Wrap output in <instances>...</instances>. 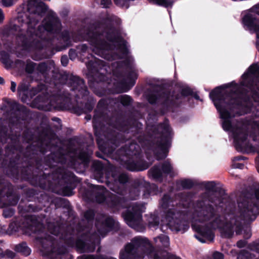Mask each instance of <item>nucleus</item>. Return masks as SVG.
I'll list each match as a JSON object with an SVG mask.
<instances>
[{
    "label": "nucleus",
    "instance_id": "1",
    "mask_svg": "<svg viewBox=\"0 0 259 259\" xmlns=\"http://www.w3.org/2000/svg\"><path fill=\"white\" fill-rule=\"evenodd\" d=\"M37 143L28 145L24 153L27 160L26 166L21 170L22 178L32 185L45 188L52 179L55 183L61 187L63 195L70 196L73 190L79 182L73 172L58 167L55 171L47 170L56 166V164H65L67 162L64 148L53 144L52 141L58 139L54 131L47 125L42 127L39 134Z\"/></svg>",
    "mask_w": 259,
    "mask_h": 259
},
{
    "label": "nucleus",
    "instance_id": "2",
    "mask_svg": "<svg viewBox=\"0 0 259 259\" xmlns=\"http://www.w3.org/2000/svg\"><path fill=\"white\" fill-rule=\"evenodd\" d=\"M65 83L55 87L51 94H39L32 104L39 109L51 111L52 109H71L77 115L92 111L96 100L90 96L84 80L77 76L71 75Z\"/></svg>",
    "mask_w": 259,
    "mask_h": 259
},
{
    "label": "nucleus",
    "instance_id": "3",
    "mask_svg": "<svg viewBox=\"0 0 259 259\" xmlns=\"http://www.w3.org/2000/svg\"><path fill=\"white\" fill-rule=\"evenodd\" d=\"M226 88L224 85L215 87L209 93V98L223 120L222 128L225 131H232L236 150L243 152L252 147L247 140L248 128L243 126H233L231 121V119L235 117L233 112L241 107L242 103L238 98L233 97L235 92L231 91L223 93L222 90Z\"/></svg>",
    "mask_w": 259,
    "mask_h": 259
},
{
    "label": "nucleus",
    "instance_id": "4",
    "mask_svg": "<svg viewBox=\"0 0 259 259\" xmlns=\"http://www.w3.org/2000/svg\"><path fill=\"white\" fill-rule=\"evenodd\" d=\"M151 129L154 135L160 134L159 137L153 140H150V134L143 132V125L138 120L126 121L124 128L127 133L137 137L138 142L142 146L148 145L157 160L164 159L168 155L173 135L168 119L165 118L157 126H152Z\"/></svg>",
    "mask_w": 259,
    "mask_h": 259
},
{
    "label": "nucleus",
    "instance_id": "5",
    "mask_svg": "<svg viewBox=\"0 0 259 259\" xmlns=\"http://www.w3.org/2000/svg\"><path fill=\"white\" fill-rule=\"evenodd\" d=\"M108 101L100 99L94 110L93 127L99 149L103 153H112L122 140L121 134L114 130L106 127L103 120L107 116Z\"/></svg>",
    "mask_w": 259,
    "mask_h": 259
},
{
    "label": "nucleus",
    "instance_id": "6",
    "mask_svg": "<svg viewBox=\"0 0 259 259\" xmlns=\"http://www.w3.org/2000/svg\"><path fill=\"white\" fill-rule=\"evenodd\" d=\"M37 73L40 74L45 83L39 82L37 86L33 87L30 90L26 85H20L17 89V93L23 91L21 101L24 103L30 101L38 93L40 94H51L53 92L50 88L54 90L55 87L59 86L60 83H65L67 80L68 76L66 73H61L55 70V63L53 60L39 63L36 67Z\"/></svg>",
    "mask_w": 259,
    "mask_h": 259
},
{
    "label": "nucleus",
    "instance_id": "7",
    "mask_svg": "<svg viewBox=\"0 0 259 259\" xmlns=\"http://www.w3.org/2000/svg\"><path fill=\"white\" fill-rule=\"evenodd\" d=\"M48 228L50 233L58 236L61 240L70 246L75 245L77 251L80 252H93L95 251L98 238L95 239V235L90 231L81 234L75 241L73 235L74 232L71 227L65 228L61 224L50 223Z\"/></svg>",
    "mask_w": 259,
    "mask_h": 259
},
{
    "label": "nucleus",
    "instance_id": "8",
    "mask_svg": "<svg viewBox=\"0 0 259 259\" xmlns=\"http://www.w3.org/2000/svg\"><path fill=\"white\" fill-rule=\"evenodd\" d=\"M106 204L108 207L117 210L127 208L122 213V216L128 226L138 229L142 220V205L136 203L128 206L127 198L114 194H110L107 196Z\"/></svg>",
    "mask_w": 259,
    "mask_h": 259
},
{
    "label": "nucleus",
    "instance_id": "9",
    "mask_svg": "<svg viewBox=\"0 0 259 259\" xmlns=\"http://www.w3.org/2000/svg\"><path fill=\"white\" fill-rule=\"evenodd\" d=\"M116 154L120 164L131 171H143L151 165L143 158L140 145L134 142L121 147L117 150Z\"/></svg>",
    "mask_w": 259,
    "mask_h": 259
},
{
    "label": "nucleus",
    "instance_id": "10",
    "mask_svg": "<svg viewBox=\"0 0 259 259\" xmlns=\"http://www.w3.org/2000/svg\"><path fill=\"white\" fill-rule=\"evenodd\" d=\"M147 238L135 237L131 242L126 243L119 252V259H143L145 255H153V259H164L155 252L152 247L149 246Z\"/></svg>",
    "mask_w": 259,
    "mask_h": 259
},
{
    "label": "nucleus",
    "instance_id": "11",
    "mask_svg": "<svg viewBox=\"0 0 259 259\" xmlns=\"http://www.w3.org/2000/svg\"><path fill=\"white\" fill-rule=\"evenodd\" d=\"M224 222L220 215L216 217L209 224L211 228L213 229H219L221 236L225 238H231L234 234V227L236 226L239 230H241L243 223L251 222L250 220H246L242 215V211L239 209V214L236 213V210L233 212L224 211Z\"/></svg>",
    "mask_w": 259,
    "mask_h": 259
},
{
    "label": "nucleus",
    "instance_id": "12",
    "mask_svg": "<svg viewBox=\"0 0 259 259\" xmlns=\"http://www.w3.org/2000/svg\"><path fill=\"white\" fill-rule=\"evenodd\" d=\"M27 10L29 13H17V28L26 26L27 29H35L39 20L44 17L48 10V6L40 0H29L27 5Z\"/></svg>",
    "mask_w": 259,
    "mask_h": 259
},
{
    "label": "nucleus",
    "instance_id": "13",
    "mask_svg": "<svg viewBox=\"0 0 259 259\" xmlns=\"http://www.w3.org/2000/svg\"><path fill=\"white\" fill-rule=\"evenodd\" d=\"M147 100L151 105H156L160 100H162L160 108V113L164 115L168 112H173L180 106L179 100L180 95L173 91H165L158 93L157 91H150L147 95Z\"/></svg>",
    "mask_w": 259,
    "mask_h": 259
},
{
    "label": "nucleus",
    "instance_id": "14",
    "mask_svg": "<svg viewBox=\"0 0 259 259\" xmlns=\"http://www.w3.org/2000/svg\"><path fill=\"white\" fill-rule=\"evenodd\" d=\"M87 67L91 74L92 79L89 80L90 88L93 87L95 83L106 82L108 77L105 75V62L100 59L94 58L86 63Z\"/></svg>",
    "mask_w": 259,
    "mask_h": 259
},
{
    "label": "nucleus",
    "instance_id": "15",
    "mask_svg": "<svg viewBox=\"0 0 259 259\" xmlns=\"http://www.w3.org/2000/svg\"><path fill=\"white\" fill-rule=\"evenodd\" d=\"M213 193H217L219 196H210L209 201L213 203L216 207L221 208V211L233 212L234 210H236L235 202L228 196L225 189L215 186Z\"/></svg>",
    "mask_w": 259,
    "mask_h": 259
},
{
    "label": "nucleus",
    "instance_id": "16",
    "mask_svg": "<svg viewBox=\"0 0 259 259\" xmlns=\"http://www.w3.org/2000/svg\"><path fill=\"white\" fill-rule=\"evenodd\" d=\"M100 32L103 33L102 36H104L107 41L117 44V49L122 55H128L129 51L126 46L127 41L122 37L119 30L113 25H109Z\"/></svg>",
    "mask_w": 259,
    "mask_h": 259
},
{
    "label": "nucleus",
    "instance_id": "17",
    "mask_svg": "<svg viewBox=\"0 0 259 259\" xmlns=\"http://www.w3.org/2000/svg\"><path fill=\"white\" fill-rule=\"evenodd\" d=\"M255 201L244 200L239 204L242 215L246 220L253 221L259 214V188L254 190Z\"/></svg>",
    "mask_w": 259,
    "mask_h": 259
},
{
    "label": "nucleus",
    "instance_id": "18",
    "mask_svg": "<svg viewBox=\"0 0 259 259\" xmlns=\"http://www.w3.org/2000/svg\"><path fill=\"white\" fill-rule=\"evenodd\" d=\"M84 40L89 41L92 46L98 50L101 51H109L112 49V46L104 39L100 37L103 35L99 31L88 28L84 32H82Z\"/></svg>",
    "mask_w": 259,
    "mask_h": 259
},
{
    "label": "nucleus",
    "instance_id": "19",
    "mask_svg": "<svg viewBox=\"0 0 259 259\" xmlns=\"http://www.w3.org/2000/svg\"><path fill=\"white\" fill-rule=\"evenodd\" d=\"M37 239L47 255H51L54 253L64 254L67 252V249L65 247L57 246L58 240L51 235H47L44 238H37Z\"/></svg>",
    "mask_w": 259,
    "mask_h": 259
},
{
    "label": "nucleus",
    "instance_id": "20",
    "mask_svg": "<svg viewBox=\"0 0 259 259\" xmlns=\"http://www.w3.org/2000/svg\"><path fill=\"white\" fill-rule=\"evenodd\" d=\"M106 188L103 186L91 184L89 188L84 190L83 196L90 201H95L97 203H105L107 196H105Z\"/></svg>",
    "mask_w": 259,
    "mask_h": 259
},
{
    "label": "nucleus",
    "instance_id": "21",
    "mask_svg": "<svg viewBox=\"0 0 259 259\" xmlns=\"http://www.w3.org/2000/svg\"><path fill=\"white\" fill-rule=\"evenodd\" d=\"M42 27L48 32L52 34H59L62 29L61 21L57 16L50 15L48 16L43 26H39L37 31L40 30Z\"/></svg>",
    "mask_w": 259,
    "mask_h": 259
},
{
    "label": "nucleus",
    "instance_id": "22",
    "mask_svg": "<svg viewBox=\"0 0 259 259\" xmlns=\"http://www.w3.org/2000/svg\"><path fill=\"white\" fill-rule=\"evenodd\" d=\"M16 204V196L11 192H8L6 195L3 196L1 200L0 206L3 207L15 205ZM15 213V209L12 208H6L4 210V215L6 218H9L13 215Z\"/></svg>",
    "mask_w": 259,
    "mask_h": 259
},
{
    "label": "nucleus",
    "instance_id": "23",
    "mask_svg": "<svg viewBox=\"0 0 259 259\" xmlns=\"http://www.w3.org/2000/svg\"><path fill=\"white\" fill-rule=\"evenodd\" d=\"M135 184L141 189L144 198H148L150 195L157 194L158 191V186L154 184H150L144 180H136Z\"/></svg>",
    "mask_w": 259,
    "mask_h": 259
},
{
    "label": "nucleus",
    "instance_id": "24",
    "mask_svg": "<svg viewBox=\"0 0 259 259\" xmlns=\"http://www.w3.org/2000/svg\"><path fill=\"white\" fill-rule=\"evenodd\" d=\"M115 225V221L111 217H108L102 221L96 220L95 226L98 233L104 237L111 230H113Z\"/></svg>",
    "mask_w": 259,
    "mask_h": 259
},
{
    "label": "nucleus",
    "instance_id": "25",
    "mask_svg": "<svg viewBox=\"0 0 259 259\" xmlns=\"http://www.w3.org/2000/svg\"><path fill=\"white\" fill-rule=\"evenodd\" d=\"M243 80L241 82V85L248 88L251 93V101L252 100L255 102H258L259 93L254 89V80L253 78H249L248 73H244L242 75Z\"/></svg>",
    "mask_w": 259,
    "mask_h": 259
},
{
    "label": "nucleus",
    "instance_id": "26",
    "mask_svg": "<svg viewBox=\"0 0 259 259\" xmlns=\"http://www.w3.org/2000/svg\"><path fill=\"white\" fill-rule=\"evenodd\" d=\"M92 168L95 177L99 181L103 182L104 178L107 179L108 174L106 167L101 161H94L92 165Z\"/></svg>",
    "mask_w": 259,
    "mask_h": 259
},
{
    "label": "nucleus",
    "instance_id": "27",
    "mask_svg": "<svg viewBox=\"0 0 259 259\" xmlns=\"http://www.w3.org/2000/svg\"><path fill=\"white\" fill-rule=\"evenodd\" d=\"M112 177L114 181V187L110 189L117 193H121L122 191L118 188V185H123L128 181V176L124 173L117 175L115 171H112L111 174Z\"/></svg>",
    "mask_w": 259,
    "mask_h": 259
},
{
    "label": "nucleus",
    "instance_id": "28",
    "mask_svg": "<svg viewBox=\"0 0 259 259\" xmlns=\"http://www.w3.org/2000/svg\"><path fill=\"white\" fill-rule=\"evenodd\" d=\"M7 150L8 152L12 151V155L11 156L8 155L5 160V165L6 168L7 169L8 171H10L11 172L14 171L16 170V156L15 154L16 150L15 141L13 142V145L11 147H9Z\"/></svg>",
    "mask_w": 259,
    "mask_h": 259
},
{
    "label": "nucleus",
    "instance_id": "29",
    "mask_svg": "<svg viewBox=\"0 0 259 259\" xmlns=\"http://www.w3.org/2000/svg\"><path fill=\"white\" fill-rule=\"evenodd\" d=\"M209 226H210L209 225ZM211 227L208 226L200 227L197 230L198 233L201 236H196V238L202 243L205 242L204 238L209 241H213L214 238V234L211 229Z\"/></svg>",
    "mask_w": 259,
    "mask_h": 259
},
{
    "label": "nucleus",
    "instance_id": "30",
    "mask_svg": "<svg viewBox=\"0 0 259 259\" xmlns=\"http://www.w3.org/2000/svg\"><path fill=\"white\" fill-rule=\"evenodd\" d=\"M259 22V16L256 14L247 13L242 18V23L249 30H254Z\"/></svg>",
    "mask_w": 259,
    "mask_h": 259
},
{
    "label": "nucleus",
    "instance_id": "31",
    "mask_svg": "<svg viewBox=\"0 0 259 259\" xmlns=\"http://www.w3.org/2000/svg\"><path fill=\"white\" fill-rule=\"evenodd\" d=\"M20 120L25 123H28L31 120V114L26 107L17 103V125Z\"/></svg>",
    "mask_w": 259,
    "mask_h": 259
},
{
    "label": "nucleus",
    "instance_id": "32",
    "mask_svg": "<svg viewBox=\"0 0 259 259\" xmlns=\"http://www.w3.org/2000/svg\"><path fill=\"white\" fill-rule=\"evenodd\" d=\"M93 146L88 145L84 149H82L79 151L77 158L84 165H88L90 163L92 155L93 154Z\"/></svg>",
    "mask_w": 259,
    "mask_h": 259
},
{
    "label": "nucleus",
    "instance_id": "33",
    "mask_svg": "<svg viewBox=\"0 0 259 259\" xmlns=\"http://www.w3.org/2000/svg\"><path fill=\"white\" fill-rule=\"evenodd\" d=\"M223 85H224L225 87H226V89L230 87V85H229L228 84H224ZM225 89V88L222 90L223 93L226 92V91H225L223 92V90H224ZM248 90L249 89L248 88L246 89V88H243L240 89L238 91V97H236V98H238V100L241 102V103H242L241 107L243 106L242 102L246 104H252L251 97V96L250 95H249V90ZM232 90H230L229 92H230ZM232 91H233V90H232ZM234 92H235V94H234L233 95L236 94V91H234ZM233 97L234 98H235L234 97V95H233Z\"/></svg>",
    "mask_w": 259,
    "mask_h": 259
},
{
    "label": "nucleus",
    "instance_id": "34",
    "mask_svg": "<svg viewBox=\"0 0 259 259\" xmlns=\"http://www.w3.org/2000/svg\"><path fill=\"white\" fill-rule=\"evenodd\" d=\"M170 226L176 232H181L183 233L189 228V223L185 220L177 218L170 225Z\"/></svg>",
    "mask_w": 259,
    "mask_h": 259
},
{
    "label": "nucleus",
    "instance_id": "35",
    "mask_svg": "<svg viewBox=\"0 0 259 259\" xmlns=\"http://www.w3.org/2000/svg\"><path fill=\"white\" fill-rule=\"evenodd\" d=\"M26 221L27 225V228L29 230L34 233L37 231L39 222L37 219V218L35 215H26Z\"/></svg>",
    "mask_w": 259,
    "mask_h": 259
},
{
    "label": "nucleus",
    "instance_id": "36",
    "mask_svg": "<svg viewBox=\"0 0 259 259\" xmlns=\"http://www.w3.org/2000/svg\"><path fill=\"white\" fill-rule=\"evenodd\" d=\"M149 175L154 180L162 181V172L160 168V163L155 164L148 171Z\"/></svg>",
    "mask_w": 259,
    "mask_h": 259
},
{
    "label": "nucleus",
    "instance_id": "37",
    "mask_svg": "<svg viewBox=\"0 0 259 259\" xmlns=\"http://www.w3.org/2000/svg\"><path fill=\"white\" fill-rule=\"evenodd\" d=\"M61 39L63 41V48L65 49L72 46L71 34L68 30H64L61 33Z\"/></svg>",
    "mask_w": 259,
    "mask_h": 259
},
{
    "label": "nucleus",
    "instance_id": "38",
    "mask_svg": "<svg viewBox=\"0 0 259 259\" xmlns=\"http://www.w3.org/2000/svg\"><path fill=\"white\" fill-rule=\"evenodd\" d=\"M203 217V220L208 221L214 218L215 215V211L213 207L211 205H209L203 209L201 213Z\"/></svg>",
    "mask_w": 259,
    "mask_h": 259
},
{
    "label": "nucleus",
    "instance_id": "39",
    "mask_svg": "<svg viewBox=\"0 0 259 259\" xmlns=\"http://www.w3.org/2000/svg\"><path fill=\"white\" fill-rule=\"evenodd\" d=\"M138 78V75L137 73L134 71H131L128 72L127 75L126 79L128 80V82H127L126 80L125 79H123L121 82L120 84L122 85H126L127 84L130 85V87H133L135 83L136 80Z\"/></svg>",
    "mask_w": 259,
    "mask_h": 259
},
{
    "label": "nucleus",
    "instance_id": "40",
    "mask_svg": "<svg viewBox=\"0 0 259 259\" xmlns=\"http://www.w3.org/2000/svg\"><path fill=\"white\" fill-rule=\"evenodd\" d=\"M177 185H181L183 189H191L194 186H198V183L193 182L192 180L189 179H184L177 182Z\"/></svg>",
    "mask_w": 259,
    "mask_h": 259
},
{
    "label": "nucleus",
    "instance_id": "41",
    "mask_svg": "<svg viewBox=\"0 0 259 259\" xmlns=\"http://www.w3.org/2000/svg\"><path fill=\"white\" fill-rule=\"evenodd\" d=\"M178 196L181 200L183 203V205L186 207H189L192 201V195L190 192L180 193L178 194Z\"/></svg>",
    "mask_w": 259,
    "mask_h": 259
},
{
    "label": "nucleus",
    "instance_id": "42",
    "mask_svg": "<svg viewBox=\"0 0 259 259\" xmlns=\"http://www.w3.org/2000/svg\"><path fill=\"white\" fill-rule=\"evenodd\" d=\"M179 215V213L177 210L173 208L168 209L165 212V218L169 226L177 219V215Z\"/></svg>",
    "mask_w": 259,
    "mask_h": 259
},
{
    "label": "nucleus",
    "instance_id": "43",
    "mask_svg": "<svg viewBox=\"0 0 259 259\" xmlns=\"http://www.w3.org/2000/svg\"><path fill=\"white\" fill-rule=\"evenodd\" d=\"M0 58L7 69L11 68L14 66V63L11 60V57L9 54L2 52L0 54Z\"/></svg>",
    "mask_w": 259,
    "mask_h": 259
},
{
    "label": "nucleus",
    "instance_id": "44",
    "mask_svg": "<svg viewBox=\"0 0 259 259\" xmlns=\"http://www.w3.org/2000/svg\"><path fill=\"white\" fill-rule=\"evenodd\" d=\"M152 4L166 8L172 7L174 2L172 0H148Z\"/></svg>",
    "mask_w": 259,
    "mask_h": 259
},
{
    "label": "nucleus",
    "instance_id": "45",
    "mask_svg": "<svg viewBox=\"0 0 259 259\" xmlns=\"http://www.w3.org/2000/svg\"><path fill=\"white\" fill-rule=\"evenodd\" d=\"M134 185V187H131L129 190V197L131 200L137 199L141 192V189L135 184V182Z\"/></svg>",
    "mask_w": 259,
    "mask_h": 259
},
{
    "label": "nucleus",
    "instance_id": "46",
    "mask_svg": "<svg viewBox=\"0 0 259 259\" xmlns=\"http://www.w3.org/2000/svg\"><path fill=\"white\" fill-rule=\"evenodd\" d=\"M17 252H20L25 256H28L31 253V249L26 242H22L17 244Z\"/></svg>",
    "mask_w": 259,
    "mask_h": 259
},
{
    "label": "nucleus",
    "instance_id": "47",
    "mask_svg": "<svg viewBox=\"0 0 259 259\" xmlns=\"http://www.w3.org/2000/svg\"><path fill=\"white\" fill-rule=\"evenodd\" d=\"M117 100L119 102H120L123 106H128L132 104L133 99L131 97L127 95H120L118 98Z\"/></svg>",
    "mask_w": 259,
    "mask_h": 259
},
{
    "label": "nucleus",
    "instance_id": "48",
    "mask_svg": "<svg viewBox=\"0 0 259 259\" xmlns=\"http://www.w3.org/2000/svg\"><path fill=\"white\" fill-rule=\"evenodd\" d=\"M160 167L161 171L163 174L169 175L172 171L173 167L168 159L160 164Z\"/></svg>",
    "mask_w": 259,
    "mask_h": 259
},
{
    "label": "nucleus",
    "instance_id": "49",
    "mask_svg": "<svg viewBox=\"0 0 259 259\" xmlns=\"http://www.w3.org/2000/svg\"><path fill=\"white\" fill-rule=\"evenodd\" d=\"M216 184L214 181L202 182L198 183L199 187H204L206 191L213 192Z\"/></svg>",
    "mask_w": 259,
    "mask_h": 259
},
{
    "label": "nucleus",
    "instance_id": "50",
    "mask_svg": "<svg viewBox=\"0 0 259 259\" xmlns=\"http://www.w3.org/2000/svg\"><path fill=\"white\" fill-rule=\"evenodd\" d=\"M180 95V99L179 100V103H180V106L181 104V97H187L188 96H191V95L193 94L192 89L189 87H185L181 89L180 93H178Z\"/></svg>",
    "mask_w": 259,
    "mask_h": 259
},
{
    "label": "nucleus",
    "instance_id": "51",
    "mask_svg": "<svg viewBox=\"0 0 259 259\" xmlns=\"http://www.w3.org/2000/svg\"><path fill=\"white\" fill-rule=\"evenodd\" d=\"M95 217V211L93 209H89L87 210L83 214L84 219L88 222H92L94 221Z\"/></svg>",
    "mask_w": 259,
    "mask_h": 259
},
{
    "label": "nucleus",
    "instance_id": "52",
    "mask_svg": "<svg viewBox=\"0 0 259 259\" xmlns=\"http://www.w3.org/2000/svg\"><path fill=\"white\" fill-rule=\"evenodd\" d=\"M70 34L72 41L75 42L84 41V36L82 35V32L80 31L77 32L72 31Z\"/></svg>",
    "mask_w": 259,
    "mask_h": 259
},
{
    "label": "nucleus",
    "instance_id": "53",
    "mask_svg": "<svg viewBox=\"0 0 259 259\" xmlns=\"http://www.w3.org/2000/svg\"><path fill=\"white\" fill-rule=\"evenodd\" d=\"M78 259H116L113 257H107L102 255H83L78 257Z\"/></svg>",
    "mask_w": 259,
    "mask_h": 259
},
{
    "label": "nucleus",
    "instance_id": "54",
    "mask_svg": "<svg viewBox=\"0 0 259 259\" xmlns=\"http://www.w3.org/2000/svg\"><path fill=\"white\" fill-rule=\"evenodd\" d=\"M171 199L170 196L168 194H164L161 199L160 205L162 208L166 209L168 207L170 200Z\"/></svg>",
    "mask_w": 259,
    "mask_h": 259
},
{
    "label": "nucleus",
    "instance_id": "55",
    "mask_svg": "<svg viewBox=\"0 0 259 259\" xmlns=\"http://www.w3.org/2000/svg\"><path fill=\"white\" fill-rule=\"evenodd\" d=\"M67 149L69 152L72 154H76L77 148L75 147L74 141L72 139H70L68 141Z\"/></svg>",
    "mask_w": 259,
    "mask_h": 259
},
{
    "label": "nucleus",
    "instance_id": "56",
    "mask_svg": "<svg viewBox=\"0 0 259 259\" xmlns=\"http://www.w3.org/2000/svg\"><path fill=\"white\" fill-rule=\"evenodd\" d=\"M259 72V66L257 64H252L248 68V71L246 73H249V78H252L250 74L254 75Z\"/></svg>",
    "mask_w": 259,
    "mask_h": 259
},
{
    "label": "nucleus",
    "instance_id": "57",
    "mask_svg": "<svg viewBox=\"0 0 259 259\" xmlns=\"http://www.w3.org/2000/svg\"><path fill=\"white\" fill-rule=\"evenodd\" d=\"M36 63L30 61L29 62H27L25 69L26 72L28 74L32 73L35 68L36 67Z\"/></svg>",
    "mask_w": 259,
    "mask_h": 259
},
{
    "label": "nucleus",
    "instance_id": "58",
    "mask_svg": "<svg viewBox=\"0 0 259 259\" xmlns=\"http://www.w3.org/2000/svg\"><path fill=\"white\" fill-rule=\"evenodd\" d=\"M160 242L164 247H167L169 245V238L165 235H160L158 237Z\"/></svg>",
    "mask_w": 259,
    "mask_h": 259
},
{
    "label": "nucleus",
    "instance_id": "59",
    "mask_svg": "<svg viewBox=\"0 0 259 259\" xmlns=\"http://www.w3.org/2000/svg\"><path fill=\"white\" fill-rule=\"evenodd\" d=\"M250 255V253L248 251L242 250L239 253L237 256V259H249Z\"/></svg>",
    "mask_w": 259,
    "mask_h": 259
},
{
    "label": "nucleus",
    "instance_id": "60",
    "mask_svg": "<svg viewBox=\"0 0 259 259\" xmlns=\"http://www.w3.org/2000/svg\"><path fill=\"white\" fill-rule=\"evenodd\" d=\"M159 225V218L157 216L154 215L152 220L149 222L150 227L156 228Z\"/></svg>",
    "mask_w": 259,
    "mask_h": 259
},
{
    "label": "nucleus",
    "instance_id": "61",
    "mask_svg": "<svg viewBox=\"0 0 259 259\" xmlns=\"http://www.w3.org/2000/svg\"><path fill=\"white\" fill-rule=\"evenodd\" d=\"M251 250L259 253V242H253L250 244Z\"/></svg>",
    "mask_w": 259,
    "mask_h": 259
},
{
    "label": "nucleus",
    "instance_id": "62",
    "mask_svg": "<svg viewBox=\"0 0 259 259\" xmlns=\"http://www.w3.org/2000/svg\"><path fill=\"white\" fill-rule=\"evenodd\" d=\"M40 209L41 208L40 207L36 205H34L33 204H29L28 206V209L26 210V211L36 212L39 211Z\"/></svg>",
    "mask_w": 259,
    "mask_h": 259
},
{
    "label": "nucleus",
    "instance_id": "63",
    "mask_svg": "<svg viewBox=\"0 0 259 259\" xmlns=\"http://www.w3.org/2000/svg\"><path fill=\"white\" fill-rule=\"evenodd\" d=\"M212 257L213 259H224V255L220 252L215 251L212 254Z\"/></svg>",
    "mask_w": 259,
    "mask_h": 259
},
{
    "label": "nucleus",
    "instance_id": "64",
    "mask_svg": "<svg viewBox=\"0 0 259 259\" xmlns=\"http://www.w3.org/2000/svg\"><path fill=\"white\" fill-rule=\"evenodd\" d=\"M247 243V241L245 240H239L237 242L236 245L238 248H241L244 247Z\"/></svg>",
    "mask_w": 259,
    "mask_h": 259
}]
</instances>
